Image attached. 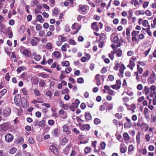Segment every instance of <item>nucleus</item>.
Masks as SVG:
<instances>
[{"mask_svg": "<svg viewBox=\"0 0 156 156\" xmlns=\"http://www.w3.org/2000/svg\"><path fill=\"white\" fill-rule=\"evenodd\" d=\"M103 25L101 23H99L97 24V22H94L92 23V27L94 30L98 31L99 28L101 29Z\"/></svg>", "mask_w": 156, "mask_h": 156, "instance_id": "obj_1", "label": "nucleus"}, {"mask_svg": "<svg viewBox=\"0 0 156 156\" xmlns=\"http://www.w3.org/2000/svg\"><path fill=\"white\" fill-rule=\"evenodd\" d=\"M78 126V125H77ZM78 126H79L81 130L88 131L90 129V125L88 124H82L81 123H79Z\"/></svg>", "mask_w": 156, "mask_h": 156, "instance_id": "obj_2", "label": "nucleus"}, {"mask_svg": "<svg viewBox=\"0 0 156 156\" xmlns=\"http://www.w3.org/2000/svg\"><path fill=\"white\" fill-rule=\"evenodd\" d=\"M40 41V39L37 37H33L31 40L30 44L33 46L37 45Z\"/></svg>", "mask_w": 156, "mask_h": 156, "instance_id": "obj_3", "label": "nucleus"}, {"mask_svg": "<svg viewBox=\"0 0 156 156\" xmlns=\"http://www.w3.org/2000/svg\"><path fill=\"white\" fill-rule=\"evenodd\" d=\"M5 140L8 143L11 142L13 140L14 136L11 133H8L5 136Z\"/></svg>", "mask_w": 156, "mask_h": 156, "instance_id": "obj_4", "label": "nucleus"}, {"mask_svg": "<svg viewBox=\"0 0 156 156\" xmlns=\"http://www.w3.org/2000/svg\"><path fill=\"white\" fill-rule=\"evenodd\" d=\"M21 103L22 106L24 108H26L28 106L29 104L27 100L24 98H21Z\"/></svg>", "mask_w": 156, "mask_h": 156, "instance_id": "obj_5", "label": "nucleus"}, {"mask_svg": "<svg viewBox=\"0 0 156 156\" xmlns=\"http://www.w3.org/2000/svg\"><path fill=\"white\" fill-rule=\"evenodd\" d=\"M11 113V109L9 108H7L4 110L3 115L5 117H7L10 115Z\"/></svg>", "mask_w": 156, "mask_h": 156, "instance_id": "obj_6", "label": "nucleus"}, {"mask_svg": "<svg viewBox=\"0 0 156 156\" xmlns=\"http://www.w3.org/2000/svg\"><path fill=\"white\" fill-rule=\"evenodd\" d=\"M21 95L20 94H16L14 97V102L17 106H19L20 103L21 102Z\"/></svg>", "mask_w": 156, "mask_h": 156, "instance_id": "obj_7", "label": "nucleus"}, {"mask_svg": "<svg viewBox=\"0 0 156 156\" xmlns=\"http://www.w3.org/2000/svg\"><path fill=\"white\" fill-rule=\"evenodd\" d=\"M11 123L10 122H8L4 123L0 125V128L3 130L6 131L7 129V127H9Z\"/></svg>", "mask_w": 156, "mask_h": 156, "instance_id": "obj_8", "label": "nucleus"}, {"mask_svg": "<svg viewBox=\"0 0 156 156\" xmlns=\"http://www.w3.org/2000/svg\"><path fill=\"white\" fill-rule=\"evenodd\" d=\"M125 119L127 121V122H126L124 124V127L125 129L130 128L132 125L130 119H129L127 117H126Z\"/></svg>", "mask_w": 156, "mask_h": 156, "instance_id": "obj_9", "label": "nucleus"}, {"mask_svg": "<svg viewBox=\"0 0 156 156\" xmlns=\"http://www.w3.org/2000/svg\"><path fill=\"white\" fill-rule=\"evenodd\" d=\"M155 79V75L154 73L150 75V76L148 79V82L150 84H152L154 83Z\"/></svg>", "mask_w": 156, "mask_h": 156, "instance_id": "obj_10", "label": "nucleus"}, {"mask_svg": "<svg viewBox=\"0 0 156 156\" xmlns=\"http://www.w3.org/2000/svg\"><path fill=\"white\" fill-rule=\"evenodd\" d=\"M51 151L55 154H58V149L54 145H52L49 147Z\"/></svg>", "mask_w": 156, "mask_h": 156, "instance_id": "obj_11", "label": "nucleus"}, {"mask_svg": "<svg viewBox=\"0 0 156 156\" xmlns=\"http://www.w3.org/2000/svg\"><path fill=\"white\" fill-rule=\"evenodd\" d=\"M70 146L69 145H67L63 150L64 154L66 155L68 154L70 150Z\"/></svg>", "mask_w": 156, "mask_h": 156, "instance_id": "obj_12", "label": "nucleus"}, {"mask_svg": "<svg viewBox=\"0 0 156 156\" xmlns=\"http://www.w3.org/2000/svg\"><path fill=\"white\" fill-rule=\"evenodd\" d=\"M63 131L66 133V134L69 135L71 133V132L69 131L68 127L67 125H65L63 126Z\"/></svg>", "mask_w": 156, "mask_h": 156, "instance_id": "obj_13", "label": "nucleus"}, {"mask_svg": "<svg viewBox=\"0 0 156 156\" xmlns=\"http://www.w3.org/2000/svg\"><path fill=\"white\" fill-rule=\"evenodd\" d=\"M95 80L96 82V84L97 85H101V83L100 79V75H97L95 78Z\"/></svg>", "mask_w": 156, "mask_h": 156, "instance_id": "obj_14", "label": "nucleus"}, {"mask_svg": "<svg viewBox=\"0 0 156 156\" xmlns=\"http://www.w3.org/2000/svg\"><path fill=\"white\" fill-rule=\"evenodd\" d=\"M87 5H80L79 6V9L81 10V11L83 12H86L87 10Z\"/></svg>", "mask_w": 156, "mask_h": 156, "instance_id": "obj_15", "label": "nucleus"}, {"mask_svg": "<svg viewBox=\"0 0 156 156\" xmlns=\"http://www.w3.org/2000/svg\"><path fill=\"white\" fill-rule=\"evenodd\" d=\"M23 54L27 57H30L31 55V53L27 49L23 51Z\"/></svg>", "mask_w": 156, "mask_h": 156, "instance_id": "obj_16", "label": "nucleus"}, {"mask_svg": "<svg viewBox=\"0 0 156 156\" xmlns=\"http://www.w3.org/2000/svg\"><path fill=\"white\" fill-rule=\"evenodd\" d=\"M107 102H104L103 105H101L100 107V110L101 111L104 110L106 107H107Z\"/></svg>", "mask_w": 156, "mask_h": 156, "instance_id": "obj_17", "label": "nucleus"}, {"mask_svg": "<svg viewBox=\"0 0 156 156\" xmlns=\"http://www.w3.org/2000/svg\"><path fill=\"white\" fill-rule=\"evenodd\" d=\"M149 89L146 86H145L144 90L142 91L143 93H144L146 95H147L150 92Z\"/></svg>", "mask_w": 156, "mask_h": 156, "instance_id": "obj_18", "label": "nucleus"}, {"mask_svg": "<svg viewBox=\"0 0 156 156\" xmlns=\"http://www.w3.org/2000/svg\"><path fill=\"white\" fill-rule=\"evenodd\" d=\"M39 76L42 77L43 78H48L49 77V76L44 73H39L38 75Z\"/></svg>", "mask_w": 156, "mask_h": 156, "instance_id": "obj_19", "label": "nucleus"}, {"mask_svg": "<svg viewBox=\"0 0 156 156\" xmlns=\"http://www.w3.org/2000/svg\"><path fill=\"white\" fill-rule=\"evenodd\" d=\"M37 19L41 23H43L44 21V19L41 15H38L37 16Z\"/></svg>", "mask_w": 156, "mask_h": 156, "instance_id": "obj_20", "label": "nucleus"}, {"mask_svg": "<svg viewBox=\"0 0 156 156\" xmlns=\"http://www.w3.org/2000/svg\"><path fill=\"white\" fill-rule=\"evenodd\" d=\"M85 116L86 119L87 120L91 119L92 117L90 113L86 112L85 114Z\"/></svg>", "mask_w": 156, "mask_h": 156, "instance_id": "obj_21", "label": "nucleus"}, {"mask_svg": "<svg viewBox=\"0 0 156 156\" xmlns=\"http://www.w3.org/2000/svg\"><path fill=\"white\" fill-rule=\"evenodd\" d=\"M5 27V25L2 22V21H0V31L1 32H3L4 29Z\"/></svg>", "mask_w": 156, "mask_h": 156, "instance_id": "obj_22", "label": "nucleus"}, {"mask_svg": "<svg viewBox=\"0 0 156 156\" xmlns=\"http://www.w3.org/2000/svg\"><path fill=\"white\" fill-rule=\"evenodd\" d=\"M7 91V90L5 89H3L0 91V99L6 94Z\"/></svg>", "mask_w": 156, "mask_h": 156, "instance_id": "obj_23", "label": "nucleus"}, {"mask_svg": "<svg viewBox=\"0 0 156 156\" xmlns=\"http://www.w3.org/2000/svg\"><path fill=\"white\" fill-rule=\"evenodd\" d=\"M148 71L147 70L143 73V75L141 76V78L143 79L144 78H146L148 76Z\"/></svg>", "mask_w": 156, "mask_h": 156, "instance_id": "obj_24", "label": "nucleus"}, {"mask_svg": "<svg viewBox=\"0 0 156 156\" xmlns=\"http://www.w3.org/2000/svg\"><path fill=\"white\" fill-rule=\"evenodd\" d=\"M126 68V67H125L124 66L123 64H122L120 67V69H119V72L120 73L122 74H123L124 73V70Z\"/></svg>", "mask_w": 156, "mask_h": 156, "instance_id": "obj_25", "label": "nucleus"}, {"mask_svg": "<svg viewBox=\"0 0 156 156\" xmlns=\"http://www.w3.org/2000/svg\"><path fill=\"white\" fill-rule=\"evenodd\" d=\"M60 12V10H58V8H55L54 9L53 11V14L52 15L57 16Z\"/></svg>", "mask_w": 156, "mask_h": 156, "instance_id": "obj_26", "label": "nucleus"}, {"mask_svg": "<svg viewBox=\"0 0 156 156\" xmlns=\"http://www.w3.org/2000/svg\"><path fill=\"white\" fill-rule=\"evenodd\" d=\"M123 136L124 137L125 140L127 141L129 140V135L128 133H125L123 134Z\"/></svg>", "mask_w": 156, "mask_h": 156, "instance_id": "obj_27", "label": "nucleus"}, {"mask_svg": "<svg viewBox=\"0 0 156 156\" xmlns=\"http://www.w3.org/2000/svg\"><path fill=\"white\" fill-rule=\"evenodd\" d=\"M141 127L143 128H145V131H147L148 129L149 126H148L144 122H143L141 124Z\"/></svg>", "mask_w": 156, "mask_h": 156, "instance_id": "obj_28", "label": "nucleus"}, {"mask_svg": "<svg viewBox=\"0 0 156 156\" xmlns=\"http://www.w3.org/2000/svg\"><path fill=\"white\" fill-rule=\"evenodd\" d=\"M122 50L120 48L116 50V55L118 57H120L122 54Z\"/></svg>", "mask_w": 156, "mask_h": 156, "instance_id": "obj_29", "label": "nucleus"}, {"mask_svg": "<svg viewBox=\"0 0 156 156\" xmlns=\"http://www.w3.org/2000/svg\"><path fill=\"white\" fill-rule=\"evenodd\" d=\"M121 84V82L120 80H118L116 81L115 84L117 85V88L118 89H119L120 88Z\"/></svg>", "mask_w": 156, "mask_h": 156, "instance_id": "obj_30", "label": "nucleus"}, {"mask_svg": "<svg viewBox=\"0 0 156 156\" xmlns=\"http://www.w3.org/2000/svg\"><path fill=\"white\" fill-rule=\"evenodd\" d=\"M140 133L138 132V133L137 135L136 136V140L137 141V143L138 144H140Z\"/></svg>", "mask_w": 156, "mask_h": 156, "instance_id": "obj_31", "label": "nucleus"}, {"mask_svg": "<svg viewBox=\"0 0 156 156\" xmlns=\"http://www.w3.org/2000/svg\"><path fill=\"white\" fill-rule=\"evenodd\" d=\"M135 15H139L142 14L143 15H144V11L143 10L140 11V10H139V11H136V12H135Z\"/></svg>", "mask_w": 156, "mask_h": 156, "instance_id": "obj_32", "label": "nucleus"}, {"mask_svg": "<svg viewBox=\"0 0 156 156\" xmlns=\"http://www.w3.org/2000/svg\"><path fill=\"white\" fill-rule=\"evenodd\" d=\"M62 93L63 94H69V89L67 88H66L62 90Z\"/></svg>", "mask_w": 156, "mask_h": 156, "instance_id": "obj_33", "label": "nucleus"}, {"mask_svg": "<svg viewBox=\"0 0 156 156\" xmlns=\"http://www.w3.org/2000/svg\"><path fill=\"white\" fill-rule=\"evenodd\" d=\"M62 66H65L66 67H67L69 65V62L68 61H65L62 62Z\"/></svg>", "mask_w": 156, "mask_h": 156, "instance_id": "obj_34", "label": "nucleus"}, {"mask_svg": "<svg viewBox=\"0 0 156 156\" xmlns=\"http://www.w3.org/2000/svg\"><path fill=\"white\" fill-rule=\"evenodd\" d=\"M45 48L48 49L50 50L52 49V46L50 43H48L45 46Z\"/></svg>", "mask_w": 156, "mask_h": 156, "instance_id": "obj_35", "label": "nucleus"}, {"mask_svg": "<svg viewBox=\"0 0 156 156\" xmlns=\"http://www.w3.org/2000/svg\"><path fill=\"white\" fill-rule=\"evenodd\" d=\"M53 55L56 58L59 57L60 56V53L58 51H55L53 53Z\"/></svg>", "mask_w": 156, "mask_h": 156, "instance_id": "obj_36", "label": "nucleus"}, {"mask_svg": "<svg viewBox=\"0 0 156 156\" xmlns=\"http://www.w3.org/2000/svg\"><path fill=\"white\" fill-rule=\"evenodd\" d=\"M16 151V149L15 147H12L10 150L9 153L12 154H14Z\"/></svg>", "mask_w": 156, "mask_h": 156, "instance_id": "obj_37", "label": "nucleus"}, {"mask_svg": "<svg viewBox=\"0 0 156 156\" xmlns=\"http://www.w3.org/2000/svg\"><path fill=\"white\" fill-rule=\"evenodd\" d=\"M58 129H55L52 132L53 136H56L58 134Z\"/></svg>", "mask_w": 156, "mask_h": 156, "instance_id": "obj_38", "label": "nucleus"}, {"mask_svg": "<svg viewBox=\"0 0 156 156\" xmlns=\"http://www.w3.org/2000/svg\"><path fill=\"white\" fill-rule=\"evenodd\" d=\"M106 144L104 142H102L100 144V146L102 150H104L105 149Z\"/></svg>", "mask_w": 156, "mask_h": 156, "instance_id": "obj_39", "label": "nucleus"}, {"mask_svg": "<svg viewBox=\"0 0 156 156\" xmlns=\"http://www.w3.org/2000/svg\"><path fill=\"white\" fill-rule=\"evenodd\" d=\"M41 55H36L34 57V59L36 61H39L41 59Z\"/></svg>", "mask_w": 156, "mask_h": 156, "instance_id": "obj_40", "label": "nucleus"}, {"mask_svg": "<svg viewBox=\"0 0 156 156\" xmlns=\"http://www.w3.org/2000/svg\"><path fill=\"white\" fill-rule=\"evenodd\" d=\"M38 125L40 126L44 127L45 126V121L43 120H42L40 121L39 122Z\"/></svg>", "mask_w": 156, "mask_h": 156, "instance_id": "obj_41", "label": "nucleus"}, {"mask_svg": "<svg viewBox=\"0 0 156 156\" xmlns=\"http://www.w3.org/2000/svg\"><path fill=\"white\" fill-rule=\"evenodd\" d=\"M114 91L111 90L109 88V87L108 86V94H109L112 95H114Z\"/></svg>", "mask_w": 156, "mask_h": 156, "instance_id": "obj_42", "label": "nucleus"}, {"mask_svg": "<svg viewBox=\"0 0 156 156\" xmlns=\"http://www.w3.org/2000/svg\"><path fill=\"white\" fill-rule=\"evenodd\" d=\"M101 122V121L100 119L98 118H95L94 119V123L95 125H98Z\"/></svg>", "mask_w": 156, "mask_h": 156, "instance_id": "obj_43", "label": "nucleus"}, {"mask_svg": "<svg viewBox=\"0 0 156 156\" xmlns=\"http://www.w3.org/2000/svg\"><path fill=\"white\" fill-rule=\"evenodd\" d=\"M119 38L118 36H116L113 39V41L115 43H117L119 42Z\"/></svg>", "mask_w": 156, "mask_h": 156, "instance_id": "obj_44", "label": "nucleus"}, {"mask_svg": "<svg viewBox=\"0 0 156 156\" xmlns=\"http://www.w3.org/2000/svg\"><path fill=\"white\" fill-rule=\"evenodd\" d=\"M34 92L35 94L37 96H40L41 95V94L39 90L37 89H35L34 90Z\"/></svg>", "mask_w": 156, "mask_h": 156, "instance_id": "obj_45", "label": "nucleus"}, {"mask_svg": "<svg viewBox=\"0 0 156 156\" xmlns=\"http://www.w3.org/2000/svg\"><path fill=\"white\" fill-rule=\"evenodd\" d=\"M42 28V27L41 24H37L36 28L37 30H41Z\"/></svg>", "mask_w": 156, "mask_h": 156, "instance_id": "obj_46", "label": "nucleus"}, {"mask_svg": "<svg viewBox=\"0 0 156 156\" xmlns=\"http://www.w3.org/2000/svg\"><path fill=\"white\" fill-rule=\"evenodd\" d=\"M142 24L143 26L145 27H147L148 25H148V21L147 20H144L143 21V22L142 23Z\"/></svg>", "mask_w": 156, "mask_h": 156, "instance_id": "obj_47", "label": "nucleus"}, {"mask_svg": "<svg viewBox=\"0 0 156 156\" xmlns=\"http://www.w3.org/2000/svg\"><path fill=\"white\" fill-rule=\"evenodd\" d=\"M139 32H140L139 31H136L135 30H134L132 33V36H136L139 34Z\"/></svg>", "mask_w": 156, "mask_h": 156, "instance_id": "obj_48", "label": "nucleus"}, {"mask_svg": "<svg viewBox=\"0 0 156 156\" xmlns=\"http://www.w3.org/2000/svg\"><path fill=\"white\" fill-rule=\"evenodd\" d=\"M68 141V140L66 138H64L62 140V145H65Z\"/></svg>", "mask_w": 156, "mask_h": 156, "instance_id": "obj_49", "label": "nucleus"}, {"mask_svg": "<svg viewBox=\"0 0 156 156\" xmlns=\"http://www.w3.org/2000/svg\"><path fill=\"white\" fill-rule=\"evenodd\" d=\"M90 147H87L85 148L84 151L85 153H88L90 152Z\"/></svg>", "mask_w": 156, "mask_h": 156, "instance_id": "obj_50", "label": "nucleus"}, {"mask_svg": "<svg viewBox=\"0 0 156 156\" xmlns=\"http://www.w3.org/2000/svg\"><path fill=\"white\" fill-rule=\"evenodd\" d=\"M39 85L41 87L44 86L45 85V82L44 80H41L39 82Z\"/></svg>", "mask_w": 156, "mask_h": 156, "instance_id": "obj_51", "label": "nucleus"}, {"mask_svg": "<svg viewBox=\"0 0 156 156\" xmlns=\"http://www.w3.org/2000/svg\"><path fill=\"white\" fill-rule=\"evenodd\" d=\"M65 31L66 32H69L70 30V27L68 25H66L65 27Z\"/></svg>", "mask_w": 156, "mask_h": 156, "instance_id": "obj_52", "label": "nucleus"}, {"mask_svg": "<svg viewBox=\"0 0 156 156\" xmlns=\"http://www.w3.org/2000/svg\"><path fill=\"white\" fill-rule=\"evenodd\" d=\"M108 79L110 81H112L114 80V78L113 75H111L108 76Z\"/></svg>", "mask_w": 156, "mask_h": 156, "instance_id": "obj_53", "label": "nucleus"}, {"mask_svg": "<svg viewBox=\"0 0 156 156\" xmlns=\"http://www.w3.org/2000/svg\"><path fill=\"white\" fill-rule=\"evenodd\" d=\"M77 81L79 83H82L83 82L84 80L83 78L80 77L77 79Z\"/></svg>", "mask_w": 156, "mask_h": 156, "instance_id": "obj_54", "label": "nucleus"}, {"mask_svg": "<svg viewBox=\"0 0 156 156\" xmlns=\"http://www.w3.org/2000/svg\"><path fill=\"white\" fill-rule=\"evenodd\" d=\"M28 141L29 143L31 144H33L34 143V139L31 137H30L29 138Z\"/></svg>", "mask_w": 156, "mask_h": 156, "instance_id": "obj_55", "label": "nucleus"}, {"mask_svg": "<svg viewBox=\"0 0 156 156\" xmlns=\"http://www.w3.org/2000/svg\"><path fill=\"white\" fill-rule=\"evenodd\" d=\"M124 42V40L122 39H120L119 40V43L117 44V46L118 47H119L121 46V44L123 43Z\"/></svg>", "mask_w": 156, "mask_h": 156, "instance_id": "obj_56", "label": "nucleus"}, {"mask_svg": "<svg viewBox=\"0 0 156 156\" xmlns=\"http://www.w3.org/2000/svg\"><path fill=\"white\" fill-rule=\"evenodd\" d=\"M46 95L51 98L52 94L51 91L48 90L46 92Z\"/></svg>", "mask_w": 156, "mask_h": 156, "instance_id": "obj_57", "label": "nucleus"}, {"mask_svg": "<svg viewBox=\"0 0 156 156\" xmlns=\"http://www.w3.org/2000/svg\"><path fill=\"white\" fill-rule=\"evenodd\" d=\"M145 13L147 16H150L151 15L152 13L149 10H147L146 11Z\"/></svg>", "mask_w": 156, "mask_h": 156, "instance_id": "obj_58", "label": "nucleus"}, {"mask_svg": "<svg viewBox=\"0 0 156 156\" xmlns=\"http://www.w3.org/2000/svg\"><path fill=\"white\" fill-rule=\"evenodd\" d=\"M48 123L49 125L52 126L54 124L55 121L53 120L50 119L48 121Z\"/></svg>", "mask_w": 156, "mask_h": 156, "instance_id": "obj_59", "label": "nucleus"}, {"mask_svg": "<svg viewBox=\"0 0 156 156\" xmlns=\"http://www.w3.org/2000/svg\"><path fill=\"white\" fill-rule=\"evenodd\" d=\"M127 22V20L124 18H122L121 20V24H126Z\"/></svg>", "mask_w": 156, "mask_h": 156, "instance_id": "obj_60", "label": "nucleus"}, {"mask_svg": "<svg viewBox=\"0 0 156 156\" xmlns=\"http://www.w3.org/2000/svg\"><path fill=\"white\" fill-rule=\"evenodd\" d=\"M131 73L129 71H126L125 73V76L127 77H129L131 76Z\"/></svg>", "mask_w": 156, "mask_h": 156, "instance_id": "obj_61", "label": "nucleus"}, {"mask_svg": "<svg viewBox=\"0 0 156 156\" xmlns=\"http://www.w3.org/2000/svg\"><path fill=\"white\" fill-rule=\"evenodd\" d=\"M115 116L118 119H121L122 117V115L119 113H116L115 115Z\"/></svg>", "mask_w": 156, "mask_h": 156, "instance_id": "obj_62", "label": "nucleus"}, {"mask_svg": "<svg viewBox=\"0 0 156 156\" xmlns=\"http://www.w3.org/2000/svg\"><path fill=\"white\" fill-rule=\"evenodd\" d=\"M134 150V147L133 145H130L129 146L128 151H129L131 152Z\"/></svg>", "mask_w": 156, "mask_h": 156, "instance_id": "obj_63", "label": "nucleus"}, {"mask_svg": "<svg viewBox=\"0 0 156 156\" xmlns=\"http://www.w3.org/2000/svg\"><path fill=\"white\" fill-rule=\"evenodd\" d=\"M72 131L76 134H78L80 133V131L76 128H73L72 129Z\"/></svg>", "mask_w": 156, "mask_h": 156, "instance_id": "obj_64", "label": "nucleus"}]
</instances>
